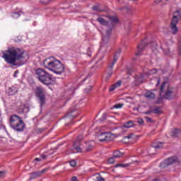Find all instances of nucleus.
Instances as JSON below:
<instances>
[{
    "label": "nucleus",
    "mask_w": 181,
    "mask_h": 181,
    "mask_svg": "<svg viewBox=\"0 0 181 181\" xmlns=\"http://www.w3.org/2000/svg\"><path fill=\"white\" fill-rule=\"evenodd\" d=\"M160 95L162 98H158V101H162V98L165 100H173L177 95V90L176 88L169 86L168 82H163L160 88Z\"/></svg>",
    "instance_id": "7ed1b4c3"
},
{
    "label": "nucleus",
    "mask_w": 181,
    "mask_h": 181,
    "mask_svg": "<svg viewBox=\"0 0 181 181\" xmlns=\"http://www.w3.org/2000/svg\"><path fill=\"white\" fill-rule=\"evenodd\" d=\"M87 55L88 56V57H91V48H88Z\"/></svg>",
    "instance_id": "7c9ffc66"
},
{
    "label": "nucleus",
    "mask_w": 181,
    "mask_h": 181,
    "mask_svg": "<svg viewBox=\"0 0 181 181\" xmlns=\"http://www.w3.org/2000/svg\"><path fill=\"white\" fill-rule=\"evenodd\" d=\"M74 118H76V117H77V116H74Z\"/></svg>",
    "instance_id": "6e6d98bb"
},
{
    "label": "nucleus",
    "mask_w": 181,
    "mask_h": 181,
    "mask_svg": "<svg viewBox=\"0 0 181 181\" xmlns=\"http://www.w3.org/2000/svg\"><path fill=\"white\" fill-rule=\"evenodd\" d=\"M5 176V171H0V177H4Z\"/></svg>",
    "instance_id": "58836bf2"
},
{
    "label": "nucleus",
    "mask_w": 181,
    "mask_h": 181,
    "mask_svg": "<svg viewBox=\"0 0 181 181\" xmlns=\"http://www.w3.org/2000/svg\"><path fill=\"white\" fill-rule=\"evenodd\" d=\"M35 95L40 100L41 107L46 103V96L45 95V89L42 87H37L35 89Z\"/></svg>",
    "instance_id": "1a4fd4ad"
},
{
    "label": "nucleus",
    "mask_w": 181,
    "mask_h": 181,
    "mask_svg": "<svg viewBox=\"0 0 181 181\" xmlns=\"http://www.w3.org/2000/svg\"><path fill=\"white\" fill-rule=\"evenodd\" d=\"M34 160H35L36 162H40V160H42V159L39 158H35Z\"/></svg>",
    "instance_id": "49530a36"
},
{
    "label": "nucleus",
    "mask_w": 181,
    "mask_h": 181,
    "mask_svg": "<svg viewBox=\"0 0 181 181\" xmlns=\"http://www.w3.org/2000/svg\"><path fill=\"white\" fill-rule=\"evenodd\" d=\"M162 148H163V142L153 143V146L148 151V154L156 155V153H153L152 151H155V149H162Z\"/></svg>",
    "instance_id": "ddd939ff"
},
{
    "label": "nucleus",
    "mask_w": 181,
    "mask_h": 181,
    "mask_svg": "<svg viewBox=\"0 0 181 181\" xmlns=\"http://www.w3.org/2000/svg\"><path fill=\"white\" fill-rule=\"evenodd\" d=\"M152 110H148V111H147V112H146V114L147 115H149V114H152Z\"/></svg>",
    "instance_id": "c03bdc74"
},
{
    "label": "nucleus",
    "mask_w": 181,
    "mask_h": 181,
    "mask_svg": "<svg viewBox=\"0 0 181 181\" xmlns=\"http://www.w3.org/2000/svg\"><path fill=\"white\" fill-rule=\"evenodd\" d=\"M181 129L177 128H174L170 131L171 136H179L180 135Z\"/></svg>",
    "instance_id": "2eb2a0df"
},
{
    "label": "nucleus",
    "mask_w": 181,
    "mask_h": 181,
    "mask_svg": "<svg viewBox=\"0 0 181 181\" xmlns=\"http://www.w3.org/2000/svg\"><path fill=\"white\" fill-rule=\"evenodd\" d=\"M21 13H23L22 11H20V12H13V13H11V16L14 19H18V18H19V16H21Z\"/></svg>",
    "instance_id": "4be33fe9"
},
{
    "label": "nucleus",
    "mask_w": 181,
    "mask_h": 181,
    "mask_svg": "<svg viewBox=\"0 0 181 181\" xmlns=\"http://www.w3.org/2000/svg\"><path fill=\"white\" fill-rule=\"evenodd\" d=\"M18 73H19V71H16L15 72H14V77H17V74H18Z\"/></svg>",
    "instance_id": "09e8293b"
},
{
    "label": "nucleus",
    "mask_w": 181,
    "mask_h": 181,
    "mask_svg": "<svg viewBox=\"0 0 181 181\" xmlns=\"http://www.w3.org/2000/svg\"><path fill=\"white\" fill-rule=\"evenodd\" d=\"M156 73H157L156 69H153L148 71V74H156Z\"/></svg>",
    "instance_id": "473e14b6"
},
{
    "label": "nucleus",
    "mask_w": 181,
    "mask_h": 181,
    "mask_svg": "<svg viewBox=\"0 0 181 181\" xmlns=\"http://www.w3.org/2000/svg\"><path fill=\"white\" fill-rule=\"evenodd\" d=\"M115 162V160H114V158H110L108 159V163L112 164Z\"/></svg>",
    "instance_id": "72a5a7b5"
},
{
    "label": "nucleus",
    "mask_w": 181,
    "mask_h": 181,
    "mask_svg": "<svg viewBox=\"0 0 181 181\" xmlns=\"http://www.w3.org/2000/svg\"><path fill=\"white\" fill-rule=\"evenodd\" d=\"M84 91H85V93H90V91H91V86H88V88H86Z\"/></svg>",
    "instance_id": "f704fd0d"
},
{
    "label": "nucleus",
    "mask_w": 181,
    "mask_h": 181,
    "mask_svg": "<svg viewBox=\"0 0 181 181\" xmlns=\"http://www.w3.org/2000/svg\"><path fill=\"white\" fill-rule=\"evenodd\" d=\"M132 136H134V134H130L129 136H124V139H127V138L128 139H131V138H132Z\"/></svg>",
    "instance_id": "4c0bfd02"
},
{
    "label": "nucleus",
    "mask_w": 181,
    "mask_h": 181,
    "mask_svg": "<svg viewBox=\"0 0 181 181\" xmlns=\"http://www.w3.org/2000/svg\"><path fill=\"white\" fill-rule=\"evenodd\" d=\"M69 163L72 168H74L77 165V163L74 160L69 161Z\"/></svg>",
    "instance_id": "c85d7f7f"
},
{
    "label": "nucleus",
    "mask_w": 181,
    "mask_h": 181,
    "mask_svg": "<svg viewBox=\"0 0 181 181\" xmlns=\"http://www.w3.org/2000/svg\"><path fill=\"white\" fill-rule=\"evenodd\" d=\"M127 74H132V70L127 69Z\"/></svg>",
    "instance_id": "a18cd8bd"
},
{
    "label": "nucleus",
    "mask_w": 181,
    "mask_h": 181,
    "mask_svg": "<svg viewBox=\"0 0 181 181\" xmlns=\"http://www.w3.org/2000/svg\"><path fill=\"white\" fill-rule=\"evenodd\" d=\"M35 76L40 83L45 84V86H50L53 83V77L52 74H49L43 69H37L35 70Z\"/></svg>",
    "instance_id": "39448f33"
},
{
    "label": "nucleus",
    "mask_w": 181,
    "mask_h": 181,
    "mask_svg": "<svg viewBox=\"0 0 181 181\" xmlns=\"http://www.w3.org/2000/svg\"><path fill=\"white\" fill-rule=\"evenodd\" d=\"M16 93H18V90L15 88H13V89H12V88H9V93L10 95H15V94H16Z\"/></svg>",
    "instance_id": "393cba45"
},
{
    "label": "nucleus",
    "mask_w": 181,
    "mask_h": 181,
    "mask_svg": "<svg viewBox=\"0 0 181 181\" xmlns=\"http://www.w3.org/2000/svg\"><path fill=\"white\" fill-rule=\"evenodd\" d=\"M159 81H159V80H158V83H157V85H158V84H159Z\"/></svg>",
    "instance_id": "864d4df0"
},
{
    "label": "nucleus",
    "mask_w": 181,
    "mask_h": 181,
    "mask_svg": "<svg viewBox=\"0 0 181 181\" xmlns=\"http://www.w3.org/2000/svg\"><path fill=\"white\" fill-rule=\"evenodd\" d=\"M137 124H139V125H142V124H144V119H139L137 120Z\"/></svg>",
    "instance_id": "c9c22d12"
},
{
    "label": "nucleus",
    "mask_w": 181,
    "mask_h": 181,
    "mask_svg": "<svg viewBox=\"0 0 181 181\" xmlns=\"http://www.w3.org/2000/svg\"><path fill=\"white\" fill-rule=\"evenodd\" d=\"M84 139V136L82 134H80L76 141L74 143V149L76 151V152H81V140Z\"/></svg>",
    "instance_id": "9b49d317"
},
{
    "label": "nucleus",
    "mask_w": 181,
    "mask_h": 181,
    "mask_svg": "<svg viewBox=\"0 0 181 181\" xmlns=\"http://www.w3.org/2000/svg\"><path fill=\"white\" fill-rule=\"evenodd\" d=\"M2 58L8 64L21 67V66H23L29 60V55L25 54L23 49L13 47H8L6 50V53L4 52Z\"/></svg>",
    "instance_id": "f257e3e1"
},
{
    "label": "nucleus",
    "mask_w": 181,
    "mask_h": 181,
    "mask_svg": "<svg viewBox=\"0 0 181 181\" xmlns=\"http://www.w3.org/2000/svg\"><path fill=\"white\" fill-rule=\"evenodd\" d=\"M127 166H129V164L119 163L116 165L115 168H127Z\"/></svg>",
    "instance_id": "cd10ccee"
},
{
    "label": "nucleus",
    "mask_w": 181,
    "mask_h": 181,
    "mask_svg": "<svg viewBox=\"0 0 181 181\" xmlns=\"http://www.w3.org/2000/svg\"><path fill=\"white\" fill-rule=\"evenodd\" d=\"M118 87H121V81H119L117 83L112 85L110 88V91H115V88H118Z\"/></svg>",
    "instance_id": "a211bd4d"
},
{
    "label": "nucleus",
    "mask_w": 181,
    "mask_h": 181,
    "mask_svg": "<svg viewBox=\"0 0 181 181\" xmlns=\"http://www.w3.org/2000/svg\"><path fill=\"white\" fill-rule=\"evenodd\" d=\"M119 54H121V49H119L117 52H115V56L113 57V62L110 65L108 66L109 69L110 70H112L114 69V65L117 63V60H118V58L119 57Z\"/></svg>",
    "instance_id": "4468645a"
},
{
    "label": "nucleus",
    "mask_w": 181,
    "mask_h": 181,
    "mask_svg": "<svg viewBox=\"0 0 181 181\" xmlns=\"http://www.w3.org/2000/svg\"><path fill=\"white\" fill-rule=\"evenodd\" d=\"M41 158H42V159H46V158H47V156H46V155H41Z\"/></svg>",
    "instance_id": "de8ad7c7"
},
{
    "label": "nucleus",
    "mask_w": 181,
    "mask_h": 181,
    "mask_svg": "<svg viewBox=\"0 0 181 181\" xmlns=\"http://www.w3.org/2000/svg\"><path fill=\"white\" fill-rule=\"evenodd\" d=\"M96 180L98 181H105V180L103 177H96Z\"/></svg>",
    "instance_id": "e433bc0d"
},
{
    "label": "nucleus",
    "mask_w": 181,
    "mask_h": 181,
    "mask_svg": "<svg viewBox=\"0 0 181 181\" xmlns=\"http://www.w3.org/2000/svg\"><path fill=\"white\" fill-rule=\"evenodd\" d=\"M122 107H124V104L119 103V104H116L113 107H110V110H114V108H122Z\"/></svg>",
    "instance_id": "a878e982"
},
{
    "label": "nucleus",
    "mask_w": 181,
    "mask_h": 181,
    "mask_svg": "<svg viewBox=\"0 0 181 181\" xmlns=\"http://www.w3.org/2000/svg\"><path fill=\"white\" fill-rule=\"evenodd\" d=\"M146 119L147 122H153V121H152V118H150V117H146Z\"/></svg>",
    "instance_id": "ea45409f"
},
{
    "label": "nucleus",
    "mask_w": 181,
    "mask_h": 181,
    "mask_svg": "<svg viewBox=\"0 0 181 181\" xmlns=\"http://www.w3.org/2000/svg\"><path fill=\"white\" fill-rule=\"evenodd\" d=\"M148 45H151V49L153 50V52H155V50H156L158 47V44L155 41L149 43H146L145 40H142L141 42L137 46L138 51L137 52H136V56H141V53L144 52L145 47H146Z\"/></svg>",
    "instance_id": "6e6552de"
},
{
    "label": "nucleus",
    "mask_w": 181,
    "mask_h": 181,
    "mask_svg": "<svg viewBox=\"0 0 181 181\" xmlns=\"http://www.w3.org/2000/svg\"><path fill=\"white\" fill-rule=\"evenodd\" d=\"M139 111V107H135V108H134V111Z\"/></svg>",
    "instance_id": "8fccbe9b"
},
{
    "label": "nucleus",
    "mask_w": 181,
    "mask_h": 181,
    "mask_svg": "<svg viewBox=\"0 0 181 181\" xmlns=\"http://www.w3.org/2000/svg\"><path fill=\"white\" fill-rule=\"evenodd\" d=\"M179 19H181V12L180 11H176L173 16V20L170 23V29L172 30L173 35H176L177 33L178 28L176 26L179 23Z\"/></svg>",
    "instance_id": "0eeeda50"
},
{
    "label": "nucleus",
    "mask_w": 181,
    "mask_h": 181,
    "mask_svg": "<svg viewBox=\"0 0 181 181\" xmlns=\"http://www.w3.org/2000/svg\"><path fill=\"white\" fill-rule=\"evenodd\" d=\"M112 75V72H110L108 74L109 77H111Z\"/></svg>",
    "instance_id": "3c124183"
},
{
    "label": "nucleus",
    "mask_w": 181,
    "mask_h": 181,
    "mask_svg": "<svg viewBox=\"0 0 181 181\" xmlns=\"http://www.w3.org/2000/svg\"><path fill=\"white\" fill-rule=\"evenodd\" d=\"M153 114H160V107L156 106V108L151 110Z\"/></svg>",
    "instance_id": "b1692460"
},
{
    "label": "nucleus",
    "mask_w": 181,
    "mask_h": 181,
    "mask_svg": "<svg viewBox=\"0 0 181 181\" xmlns=\"http://www.w3.org/2000/svg\"><path fill=\"white\" fill-rule=\"evenodd\" d=\"M39 176H42L40 171L32 173L30 174V179H36V177H39Z\"/></svg>",
    "instance_id": "aec40b11"
},
{
    "label": "nucleus",
    "mask_w": 181,
    "mask_h": 181,
    "mask_svg": "<svg viewBox=\"0 0 181 181\" xmlns=\"http://www.w3.org/2000/svg\"><path fill=\"white\" fill-rule=\"evenodd\" d=\"M96 21L98 22H99V23L100 25H103V26H108V25H110V22L105 21V19L103 18L102 17H99L96 19Z\"/></svg>",
    "instance_id": "dca6fc26"
},
{
    "label": "nucleus",
    "mask_w": 181,
    "mask_h": 181,
    "mask_svg": "<svg viewBox=\"0 0 181 181\" xmlns=\"http://www.w3.org/2000/svg\"><path fill=\"white\" fill-rule=\"evenodd\" d=\"M156 97V95L153 92L147 91L145 93V98H148V100H155Z\"/></svg>",
    "instance_id": "f3484780"
},
{
    "label": "nucleus",
    "mask_w": 181,
    "mask_h": 181,
    "mask_svg": "<svg viewBox=\"0 0 181 181\" xmlns=\"http://www.w3.org/2000/svg\"><path fill=\"white\" fill-rule=\"evenodd\" d=\"M53 0H40V2L42 4V5H47L48 4H50Z\"/></svg>",
    "instance_id": "bb28decb"
},
{
    "label": "nucleus",
    "mask_w": 181,
    "mask_h": 181,
    "mask_svg": "<svg viewBox=\"0 0 181 181\" xmlns=\"http://www.w3.org/2000/svg\"><path fill=\"white\" fill-rule=\"evenodd\" d=\"M103 118H104V119H105V118H106L105 117V114L103 115Z\"/></svg>",
    "instance_id": "603ef678"
},
{
    "label": "nucleus",
    "mask_w": 181,
    "mask_h": 181,
    "mask_svg": "<svg viewBox=\"0 0 181 181\" xmlns=\"http://www.w3.org/2000/svg\"><path fill=\"white\" fill-rule=\"evenodd\" d=\"M176 162H177V157L173 156L163 161L160 164V168H163V169H165V168H168V166H170V165H173V163H176Z\"/></svg>",
    "instance_id": "9d476101"
},
{
    "label": "nucleus",
    "mask_w": 181,
    "mask_h": 181,
    "mask_svg": "<svg viewBox=\"0 0 181 181\" xmlns=\"http://www.w3.org/2000/svg\"><path fill=\"white\" fill-rule=\"evenodd\" d=\"M130 1H138V0H130Z\"/></svg>",
    "instance_id": "5fc2aeb1"
},
{
    "label": "nucleus",
    "mask_w": 181,
    "mask_h": 181,
    "mask_svg": "<svg viewBox=\"0 0 181 181\" xmlns=\"http://www.w3.org/2000/svg\"><path fill=\"white\" fill-rule=\"evenodd\" d=\"M9 124L12 129L17 132H23L25 129V122L21 117L18 116V115L10 116Z\"/></svg>",
    "instance_id": "20e7f679"
},
{
    "label": "nucleus",
    "mask_w": 181,
    "mask_h": 181,
    "mask_svg": "<svg viewBox=\"0 0 181 181\" xmlns=\"http://www.w3.org/2000/svg\"><path fill=\"white\" fill-rule=\"evenodd\" d=\"M93 145L88 144V146L86 148V152H90L93 149Z\"/></svg>",
    "instance_id": "c756f323"
},
{
    "label": "nucleus",
    "mask_w": 181,
    "mask_h": 181,
    "mask_svg": "<svg viewBox=\"0 0 181 181\" xmlns=\"http://www.w3.org/2000/svg\"><path fill=\"white\" fill-rule=\"evenodd\" d=\"M44 67L48 69L55 74H62L64 73V65L59 60L54 59L53 57H48L43 61Z\"/></svg>",
    "instance_id": "f03ea898"
},
{
    "label": "nucleus",
    "mask_w": 181,
    "mask_h": 181,
    "mask_svg": "<svg viewBox=\"0 0 181 181\" xmlns=\"http://www.w3.org/2000/svg\"><path fill=\"white\" fill-rule=\"evenodd\" d=\"M98 141L100 142L111 141V134L107 132L101 133L100 135L98 136Z\"/></svg>",
    "instance_id": "f8f14e48"
},
{
    "label": "nucleus",
    "mask_w": 181,
    "mask_h": 181,
    "mask_svg": "<svg viewBox=\"0 0 181 181\" xmlns=\"http://www.w3.org/2000/svg\"><path fill=\"white\" fill-rule=\"evenodd\" d=\"M47 170H49V168H44L43 170L40 171V173H41V175H43V173H45V172H47Z\"/></svg>",
    "instance_id": "2f4dec72"
},
{
    "label": "nucleus",
    "mask_w": 181,
    "mask_h": 181,
    "mask_svg": "<svg viewBox=\"0 0 181 181\" xmlns=\"http://www.w3.org/2000/svg\"><path fill=\"white\" fill-rule=\"evenodd\" d=\"M124 128H132L134 127V121H129L124 123Z\"/></svg>",
    "instance_id": "5701e85b"
},
{
    "label": "nucleus",
    "mask_w": 181,
    "mask_h": 181,
    "mask_svg": "<svg viewBox=\"0 0 181 181\" xmlns=\"http://www.w3.org/2000/svg\"><path fill=\"white\" fill-rule=\"evenodd\" d=\"M143 78H144V75H141L139 76H136L135 86H139V84L142 83Z\"/></svg>",
    "instance_id": "6ab92c4d"
},
{
    "label": "nucleus",
    "mask_w": 181,
    "mask_h": 181,
    "mask_svg": "<svg viewBox=\"0 0 181 181\" xmlns=\"http://www.w3.org/2000/svg\"><path fill=\"white\" fill-rule=\"evenodd\" d=\"M124 155V153H122L121 151L116 150L113 153L114 158H122V156Z\"/></svg>",
    "instance_id": "412c9836"
},
{
    "label": "nucleus",
    "mask_w": 181,
    "mask_h": 181,
    "mask_svg": "<svg viewBox=\"0 0 181 181\" xmlns=\"http://www.w3.org/2000/svg\"><path fill=\"white\" fill-rule=\"evenodd\" d=\"M23 112H25L23 109H18V114H23Z\"/></svg>",
    "instance_id": "79ce46f5"
},
{
    "label": "nucleus",
    "mask_w": 181,
    "mask_h": 181,
    "mask_svg": "<svg viewBox=\"0 0 181 181\" xmlns=\"http://www.w3.org/2000/svg\"><path fill=\"white\" fill-rule=\"evenodd\" d=\"M93 11H100V9H98V6H93Z\"/></svg>",
    "instance_id": "a19ab883"
},
{
    "label": "nucleus",
    "mask_w": 181,
    "mask_h": 181,
    "mask_svg": "<svg viewBox=\"0 0 181 181\" xmlns=\"http://www.w3.org/2000/svg\"><path fill=\"white\" fill-rule=\"evenodd\" d=\"M107 19H109L111 26H110L107 30L102 32V40L103 43H105V42H108L110 36H111V30H112L114 25H115V23H118L119 21L118 18L114 16H109L107 17Z\"/></svg>",
    "instance_id": "423d86ee"
},
{
    "label": "nucleus",
    "mask_w": 181,
    "mask_h": 181,
    "mask_svg": "<svg viewBox=\"0 0 181 181\" xmlns=\"http://www.w3.org/2000/svg\"><path fill=\"white\" fill-rule=\"evenodd\" d=\"M71 181H77V177L74 176L71 177Z\"/></svg>",
    "instance_id": "37998d69"
}]
</instances>
